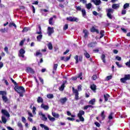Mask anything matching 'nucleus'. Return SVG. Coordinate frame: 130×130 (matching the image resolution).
I'll return each instance as SVG.
<instances>
[{
  "label": "nucleus",
  "instance_id": "31",
  "mask_svg": "<svg viewBox=\"0 0 130 130\" xmlns=\"http://www.w3.org/2000/svg\"><path fill=\"white\" fill-rule=\"evenodd\" d=\"M49 50H52L53 49V47L52 46V44L51 43H49L47 45Z\"/></svg>",
  "mask_w": 130,
  "mask_h": 130
},
{
  "label": "nucleus",
  "instance_id": "12",
  "mask_svg": "<svg viewBox=\"0 0 130 130\" xmlns=\"http://www.w3.org/2000/svg\"><path fill=\"white\" fill-rule=\"evenodd\" d=\"M34 104H31L30 106H29L30 109H32V113L33 114H36V107L34 106L32 108V106H33Z\"/></svg>",
  "mask_w": 130,
  "mask_h": 130
},
{
  "label": "nucleus",
  "instance_id": "46",
  "mask_svg": "<svg viewBox=\"0 0 130 130\" xmlns=\"http://www.w3.org/2000/svg\"><path fill=\"white\" fill-rule=\"evenodd\" d=\"M86 8L87 10H90V9L92 8V4L91 3H88V4H86Z\"/></svg>",
  "mask_w": 130,
  "mask_h": 130
},
{
  "label": "nucleus",
  "instance_id": "51",
  "mask_svg": "<svg viewBox=\"0 0 130 130\" xmlns=\"http://www.w3.org/2000/svg\"><path fill=\"white\" fill-rule=\"evenodd\" d=\"M92 14H93V15H94V16H98V15H99V16H101V14L98 13L97 12H96V11H93L92 12Z\"/></svg>",
  "mask_w": 130,
  "mask_h": 130
},
{
  "label": "nucleus",
  "instance_id": "56",
  "mask_svg": "<svg viewBox=\"0 0 130 130\" xmlns=\"http://www.w3.org/2000/svg\"><path fill=\"white\" fill-rule=\"evenodd\" d=\"M116 64L118 68H122V65L120 64L118 62H116Z\"/></svg>",
  "mask_w": 130,
  "mask_h": 130
},
{
  "label": "nucleus",
  "instance_id": "59",
  "mask_svg": "<svg viewBox=\"0 0 130 130\" xmlns=\"http://www.w3.org/2000/svg\"><path fill=\"white\" fill-rule=\"evenodd\" d=\"M39 79L40 80V82H41L42 84H44V81L43 80V79L42 78L39 77Z\"/></svg>",
  "mask_w": 130,
  "mask_h": 130
},
{
  "label": "nucleus",
  "instance_id": "10",
  "mask_svg": "<svg viewBox=\"0 0 130 130\" xmlns=\"http://www.w3.org/2000/svg\"><path fill=\"white\" fill-rule=\"evenodd\" d=\"M96 44H97V43L96 42H90L88 44H87V46L88 47H89V48H91L93 47H95V45H96Z\"/></svg>",
  "mask_w": 130,
  "mask_h": 130
},
{
  "label": "nucleus",
  "instance_id": "40",
  "mask_svg": "<svg viewBox=\"0 0 130 130\" xmlns=\"http://www.w3.org/2000/svg\"><path fill=\"white\" fill-rule=\"evenodd\" d=\"M105 114V112L104 111H103L101 114V116L103 119H105L106 116Z\"/></svg>",
  "mask_w": 130,
  "mask_h": 130
},
{
  "label": "nucleus",
  "instance_id": "47",
  "mask_svg": "<svg viewBox=\"0 0 130 130\" xmlns=\"http://www.w3.org/2000/svg\"><path fill=\"white\" fill-rule=\"evenodd\" d=\"M28 31H29V27H25L22 30V33H24V32H28Z\"/></svg>",
  "mask_w": 130,
  "mask_h": 130
},
{
  "label": "nucleus",
  "instance_id": "29",
  "mask_svg": "<svg viewBox=\"0 0 130 130\" xmlns=\"http://www.w3.org/2000/svg\"><path fill=\"white\" fill-rule=\"evenodd\" d=\"M81 12H82V17H86V10H85V9H82Z\"/></svg>",
  "mask_w": 130,
  "mask_h": 130
},
{
  "label": "nucleus",
  "instance_id": "5",
  "mask_svg": "<svg viewBox=\"0 0 130 130\" xmlns=\"http://www.w3.org/2000/svg\"><path fill=\"white\" fill-rule=\"evenodd\" d=\"M130 80V75L127 74V75H125L124 78H122L120 79V82L121 83H125L126 81L129 80Z\"/></svg>",
  "mask_w": 130,
  "mask_h": 130
},
{
  "label": "nucleus",
  "instance_id": "7",
  "mask_svg": "<svg viewBox=\"0 0 130 130\" xmlns=\"http://www.w3.org/2000/svg\"><path fill=\"white\" fill-rule=\"evenodd\" d=\"M67 21H70V22H78L79 21V19L78 18L76 17H69L67 18Z\"/></svg>",
  "mask_w": 130,
  "mask_h": 130
},
{
  "label": "nucleus",
  "instance_id": "8",
  "mask_svg": "<svg viewBox=\"0 0 130 130\" xmlns=\"http://www.w3.org/2000/svg\"><path fill=\"white\" fill-rule=\"evenodd\" d=\"M47 30L48 36H51V35L53 34V33H54V30L53 29V27L49 26L48 27Z\"/></svg>",
  "mask_w": 130,
  "mask_h": 130
},
{
  "label": "nucleus",
  "instance_id": "39",
  "mask_svg": "<svg viewBox=\"0 0 130 130\" xmlns=\"http://www.w3.org/2000/svg\"><path fill=\"white\" fill-rule=\"evenodd\" d=\"M100 34L101 35L100 37V39H101L104 36V30H102L100 32Z\"/></svg>",
  "mask_w": 130,
  "mask_h": 130
},
{
  "label": "nucleus",
  "instance_id": "43",
  "mask_svg": "<svg viewBox=\"0 0 130 130\" xmlns=\"http://www.w3.org/2000/svg\"><path fill=\"white\" fill-rule=\"evenodd\" d=\"M47 97L49 99H52V98H53V94H52L51 93L48 94L47 95Z\"/></svg>",
  "mask_w": 130,
  "mask_h": 130
},
{
  "label": "nucleus",
  "instance_id": "28",
  "mask_svg": "<svg viewBox=\"0 0 130 130\" xmlns=\"http://www.w3.org/2000/svg\"><path fill=\"white\" fill-rule=\"evenodd\" d=\"M39 28V31L38 30L36 32V34H42V30L41 29V26L39 25L38 26Z\"/></svg>",
  "mask_w": 130,
  "mask_h": 130
},
{
  "label": "nucleus",
  "instance_id": "24",
  "mask_svg": "<svg viewBox=\"0 0 130 130\" xmlns=\"http://www.w3.org/2000/svg\"><path fill=\"white\" fill-rule=\"evenodd\" d=\"M48 118L50 121L53 122L55 120V118L51 117L50 115H48Z\"/></svg>",
  "mask_w": 130,
  "mask_h": 130
},
{
  "label": "nucleus",
  "instance_id": "62",
  "mask_svg": "<svg viewBox=\"0 0 130 130\" xmlns=\"http://www.w3.org/2000/svg\"><path fill=\"white\" fill-rule=\"evenodd\" d=\"M125 65L128 67V68H130V59L129 61L125 63Z\"/></svg>",
  "mask_w": 130,
  "mask_h": 130
},
{
  "label": "nucleus",
  "instance_id": "53",
  "mask_svg": "<svg viewBox=\"0 0 130 130\" xmlns=\"http://www.w3.org/2000/svg\"><path fill=\"white\" fill-rule=\"evenodd\" d=\"M42 120H43V121H46L47 120V117L45 116V115H44L42 117Z\"/></svg>",
  "mask_w": 130,
  "mask_h": 130
},
{
  "label": "nucleus",
  "instance_id": "15",
  "mask_svg": "<svg viewBox=\"0 0 130 130\" xmlns=\"http://www.w3.org/2000/svg\"><path fill=\"white\" fill-rule=\"evenodd\" d=\"M67 101H68V99L67 98V97L61 98L60 100V102L61 103V104H64V103L67 102Z\"/></svg>",
  "mask_w": 130,
  "mask_h": 130
},
{
  "label": "nucleus",
  "instance_id": "22",
  "mask_svg": "<svg viewBox=\"0 0 130 130\" xmlns=\"http://www.w3.org/2000/svg\"><path fill=\"white\" fill-rule=\"evenodd\" d=\"M89 108H94V106L91 105H86L84 107V110H87Z\"/></svg>",
  "mask_w": 130,
  "mask_h": 130
},
{
  "label": "nucleus",
  "instance_id": "61",
  "mask_svg": "<svg viewBox=\"0 0 130 130\" xmlns=\"http://www.w3.org/2000/svg\"><path fill=\"white\" fill-rule=\"evenodd\" d=\"M0 32H1L2 33H6V28H1L0 29Z\"/></svg>",
  "mask_w": 130,
  "mask_h": 130
},
{
  "label": "nucleus",
  "instance_id": "20",
  "mask_svg": "<svg viewBox=\"0 0 130 130\" xmlns=\"http://www.w3.org/2000/svg\"><path fill=\"white\" fill-rule=\"evenodd\" d=\"M66 83H67V81L63 82L61 86L59 87L60 91H63V90H64V86L66 85Z\"/></svg>",
  "mask_w": 130,
  "mask_h": 130
},
{
  "label": "nucleus",
  "instance_id": "54",
  "mask_svg": "<svg viewBox=\"0 0 130 130\" xmlns=\"http://www.w3.org/2000/svg\"><path fill=\"white\" fill-rule=\"evenodd\" d=\"M58 66V64H54V66H53V70L54 71H56V70L57 69Z\"/></svg>",
  "mask_w": 130,
  "mask_h": 130
},
{
  "label": "nucleus",
  "instance_id": "6",
  "mask_svg": "<svg viewBox=\"0 0 130 130\" xmlns=\"http://www.w3.org/2000/svg\"><path fill=\"white\" fill-rule=\"evenodd\" d=\"M25 50L23 48L20 49L19 50V54H18V56L20 57H22V58H24V57H25V55H24V54H25Z\"/></svg>",
  "mask_w": 130,
  "mask_h": 130
},
{
  "label": "nucleus",
  "instance_id": "42",
  "mask_svg": "<svg viewBox=\"0 0 130 130\" xmlns=\"http://www.w3.org/2000/svg\"><path fill=\"white\" fill-rule=\"evenodd\" d=\"M83 76V73L82 72H80L77 76V78H80V80H83V77H82V76Z\"/></svg>",
  "mask_w": 130,
  "mask_h": 130
},
{
  "label": "nucleus",
  "instance_id": "18",
  "mask_svg": "<svg viewBox=\"0 0 130 130\" xmlns=\"http://www.w3.org/2000/svg\"><path fill=\"white\" fill-rule=\"evenodd\" d=\"M112 8L114 10H116V9H119V4H114L112 5Z\"/></svg>",
  "mask_w": 130,
  "mask_h": 130
},
{
  "label": "nucleus",
  "instance_id": "1",
  "mask_svg": "<svg viewBox=\"0 0 130 130\" xmlns=\"http://www.w3.org/2000/svg\"><path fill=\"white\" fill-rule=\"evenodd\" d=\"M79 91H82V85H79L78 86V90L72 87V91L73 94L75 95L74 100L78 101L80 100V97L79 96Z\"/></svg>",
  "mask_w": 130,
  "mask_h": 130
},
{
  "label": "nucleus",
  "instance_id": "50",
  "mask_svg": "<svg viewBox=\"0 0 130 130\" xmlns=\"http://www.w3.org/2000/svg\"><path fill=\"white\" fill-rule=\"evenodd\" d=\"M97 78H98L97 75H94L91 77V79H92V80H93V81H96V80H97Z\"/></svg>",
  "mask_w": 130,
  "mask_h": 130
},
{
  "label": "nucleus",
  "instance_id": "32",
  "mask_svg": "<svg viewBox=\"0 0 130 130\" xmlns=\"http://www.w3.org/2000/svg\"><path fill=\"white\" fill-rule=\"evenodd\" d=\"M84 55L86 58H90V54H89L87 51H85V52L84 53Z\"/></svg>",
  "mask_w": 130,
  "mask_h": 130
},
{
  "label": "nucleus",
  "instance_id": "35",
  "mask_svg": "<svg viewBox=\"0 0 130 130\" xmlns=\"http://www.w3.org/2000/svg\"><path fill=\"white\" fill-rule=\"evenodd\" d=\"M52 115H53L54 117H56V118H58V117H59V114H57L55 112H52Z\"/></svg>",
  "mask_w": 130,
  "mask_h": 130
},
{
  "label": "nucleus",
  "instance_id": "11",
  "mask_svg": "<svg viewBox=\"0 0 130 130\" xmlns=\"http://www.w3.org/2000/svg\"><path fill=\"white\" fill-rule=\"evenodd\" d=\"M90 32H92V33H95V32L97 34H99V30L95 28L94 26H92L90 28Z\"/></svg>",
  "mask_w": 130,
  "mask_h": 130
},
{
  "label": "nucleus",
  "instance_id": "58",
  "mask_svg": "<svg viewBox=\"0 0 130 130\" xmlns=\"http://www.w3.org/2000/svg\"><path fill=\"white\" fill-rule=\"evenodd\" d=\"M112 79V76H108L106 77V80L107 81H109V80H111Z\"/></svg>",
  "mask_w": 130,
  "mask_h": 130
},
{
  "label": "nucleus",
  "instance_id": "27",
  "mask_svg": "<svg viewBox=\"0 0 130 130\" xmlns=\"http://www.w3.org/2000/svg\"><path fill=\"white\" fill-rule=\"evenodd\" d=\"M2 99L3 100V102H5V103H7L8 101H9V99H8V97L5 96H2Z\"/></svg>",
  "mask_w": 130,
  "mask_h": 130
},
{
  "label": "nucleus",
  "instance_id": "45",
  "mask_svg": "<svg viewBox=\"0 0 130 130\" xmlns=\"http://www.w3.org/2000/svg\"><path fill=\"white\" fill-rule=\"evenodd\" d=\"M2 120L3 123H7V119L4 116L2 117Z\"/></svg>",
  "mask_w": 130,
  "mask_h": 130
},
{
  "label": "nucleus",
  "instance_id": "44",
  "mask_svg": "<svg viewBox=\"0 0 130 130\" xmlns=\"http://www.w3.org/2000/svg\"><path fill=\"white\" fill-rule=\"evenodd\" d=\"M129 7V4L126 3L123 5V9L124 10H125V9H127V8Z\"/></svg>",
  "mask_w": 130,
  "mask_h": 130
},
{
  "label": "nucleus",
  "instance_id": "21",
  "mask_svg": "<svg viewBox=\"0 0 130 130\" xmlns=\"http://www.w3.org/2000/svg\"><path fill=\"white\" fill-rule=\"evenodd\" d=\"M40 126H41V127H42V128H44L45 130H49V127L43 124H40Z\"/></svg>",
  "mask_w": 130,
  "mask_h": 130
},
{
  "label": "nucleus",
  "instance_id": "37",
  "mask_svg": "<svg viewBox=\"0 0 130 130\" xmlns=\"http://www.w3.org/2000/svg\"><path fill=\"white\" fill-rule=\"evenodd\" d=\"M74 59H75L76 61H75V63L77 64V63H79V56L78 55H76L75 57H74Z\"/></svg>",
  "mask_w": 130,
  "mask_h": 130
},
{
  "label": "nucleus",
  "instance_id": "57",
  "mask_svg": "<svg viewBox=\"0 0 130 130\" xmlns=\"http://www.w3.org/2000/svg\"><path fill=\"white\" fill-rule=\"evenodd\" d=\"M76 9L77 11H82V8L80 6H76Z\"/></svg>",
  "mask_w": 130,
  "mask_h": 130
},
{
  "label": "nucleus",
  "instance_id": "48",
  "mask_svg": "<svg viewBox=\"0 0 130 130\" xmlns=\"http://www.w3.org/2000/svg\"><path fill=\"white\" fill-rule=\"evenodd\" d=\"M0 95H2V96H6V95H7V92L0 91Z\"/></svg>",
  "mask_w": 130,
  "mask_h": 130
},
{
  "label": "nucleus",
  "instance_id": "25",
  "mask_svg": "<svg viewBox=\"0 0 130 130\" xmlns=\"http://www.w3.org/2000/svg\"><path fill=\"white\" fill-rule=\"evenodd\" d=\"M95 102H96V100L95 99H91L90 101H89V104H91V105H94Z\"/></svg>",
  "mask_w": 130,
  "mask_h": 130
},
{
  "label": "nucleus",
  "instance_id": "38",
  "mask_svg": "<svg viewBox=\"0 0 130 130\" xmlns=\"http://www.w3.org/2000/svg\"><path fill=\"white\" fill-rule=\"evenodd\" d=\"M17 126H18V127H19L20 129L23 130V124H22V123L18 122L17 123Z\"/></svg>",
  "mask_w": 130,
  "mask_h": 130
},
{
  "label": "nucleus",
  "instance_id": "63",
  "mask_svg": "<svg viewBox=\"0 0 130 130\" xmlns=\"http://www.w3.org/2000/svg\"><path fill=\"white\" fill-rule=\"evenodd\" d=\"M22 121L24 123H26V118L24 117H22Z\"/></svg>",
  "mask_w": 130,
  "mask_h": 130
},
{
  "label": "nucleus",
  "instance_id": "2",
  "mask_svg": "<svg viewBox=\"0 0 130 130\" xmlns=\"http://www.w3.org/2000/svg\"><path fill=\"white\" fill-rule=\"evenodd\" d=\"M14 90L19 94L20 97H23L24 96V93H25V88L24 87L16 85L14 87Z\"/></svg>",
  "mask_w": 130,
  "mask_h": 130
},
{
  "label": "nucleus",
  "instance_id": "26",
  "mask_svg": "<svg viewBox=\"0 0 130 130\" xmlns=\"http://www.w3.org/2000/svg\"><path fill=\"white\" fill-rule=\"evenodd\" d=\"M90 89L91 90H92V91H96V85L93 84H91L90 85Z\"/></svg>",
  "mask_w": 130,
  "mask_h": 130
},
{
  "label": "nucleus",
  "instance_id": "33",
  "mask_svg": "<svg viewBox=\"0 0 130 130\" xmlns=\"http://www.w3.org/2000/svg\"><path fill=\"white\" fill-rule=\"evenodd\" d=\"M105 57H106V56H105V54H103L101 56V59L103 60V62H104V63L106 62V60H105Z\"/></svg>",
  "mask_w": 130,
  "mask_h": 130
},
{
  "label": "nucleus",
  "instance_id": "23",
  "mask_svg": "<svg viewBox=\"0 0 130 130\" xmlns=\"http://www.w3.org/2000/svg\"><path fill=\"white\" fill-rule=\"evenodd\" d=\"M38 103H43V99L41 96H39L37 99Z\"/></svg>",
  "mask_w": 130,
  "mask_h": 130
},
{
  "label": "nucleus",
  "instance_id": "60",
  "mask_svg": "<svg viewBox=\"0 0 130 130\" xmlns=\"http://www.w3.org/2000/svg\"><path fill=\"white\" fill-rule=\"evenodd\" d=\"M94 124H95V125H96V126H97V127H100L101 125H100V123H99V122H95Z\"/></svg>",
  "mask_w": 130,
  "mask_h": 130
},
{
  "label": "nucleus",
  "instance_id": "55",
  "mask_svg": "<svg viewBox=\"0 0 130 130\" xmlns=\"http://www.w3.org/2000/svg\"><path fill=\"white\" fill-rule=\"evenodd\" d=\"M69 28V24H65V25L63 26V29L64 31H66L67 29Z\"/></svg>",
  "mask_w": 130,
  "mask_h": 130
},
{
  "label": "nucleus",
  "instance_id": "16",
  "mask_svg": "<svg viewBox=\"0 0 130 130\" xmlns=\"http://www.w3.org/2000/svg\"><path fill=\"white\" fill-rule=\"evenodd\" d=\"M83 33H84V38H88L89 36V31L87 29H83Z\"/></svg>",
  "mask_w": 130,
  "mask_h": 130
},
{
  "label": "nucleus",
  "instance_id": "9",
  "mask_svg": "<svg viewBox=\"0 0 130 130\" xmlns=\"http://www.w3.org/2000/svg\"><path fill=\"white\" fill-rule=\"evenodd\" d=\"M1 113L3 115L7 116V117H10V113L8 112V111L6 109H2L1 111Z\"/></svg>",
  "mask_w": 130,
  "mask_h": 130
},
{
  "label": "nucleus",
  "instance_id": "34",
  "mask_svg": "<svg viewBox=\"0 0 130 130\" xmlns=\"http://www.w3.org/2000/svg\"><path fill=\"white\" fill-rule=\"evenodd\" d=\"M49 24L50 25H53V17H51L49 19Z\"/></svg>",
  "mask_w": 130,
  "mask_h": 130
},
{
  "label": "nucleus",
  "instance_id": "4",
  "mask_svg": "<svg viewBox=\"0 0 130 130\" xmlns=\"http://www.w3.org/2000/svg\"><path fill=\"white\" fill-rule=\"evenodd\" d=\"M106 12H107V16L108 18H109V19H110V20H112V18H113L112 14H113V12H114V10L111 8H109L107 10Z\"/></svg>",
  "mask_w": 130,
  "mask_h": 130
},
{
  "label": "nucleus",
  "instance_id": "64",
  "mask_svg": "<svg viewBox=\"0 0 130 130\" xmlns=\"http://www.w3.org/2000/svg\"><path fill=\"white\" fill-rule=\"evenodd\" d=\"M31 10H32V12L34 14H35V7H34V6H31Z\"/></svg>",
  "mask_w": 130,
  "mask_h": 130
},
{
  "label": "nucleus",
  "instance_id": "52",
  "mask_svg": "<svg viewBox=\"0 0 130 130\" xmlns=\"http://www.w3.org/2000/svg\"><path fill=\"white\" fill-rule=\"evenodd\" d=\"M10 80L12 82V83H13L15 86H18V83H17V82H16V81H15V80H14L13 78H11Z\"/></svg>",
  "mask_w": 130,
  "mask_h": 130
},
{
  "label": "nucleus",
  "instance_id": "13",
  "mask_svg": "<svg viewBox=\"0 0 130 130\" xmlns=\"http://www.w3.org/2000/svg\"><path fill=\"white\" fill-rule=\"evenodd\" d=\"M92 2L95 6H99L101 4V1L100 0H92Z\"/></svg>",
  "mask_w": 130,
  "mask_h": 130
},
{
  "label": "nucleus",
  "instance_id": "30",
  "mask_svg": "<svg viewBox=\"0 0 130 130\" xmlns=\"http://www.w3.org/2000/svg\"><path fill=\"white\" fill-rule=\"evenodd\" d=\"M42 34H39V35L37 37V40L38 41H41V39H42Z\"/></svg>",
  "mask_w": 130,
  "mask_h": 130
},
{
  "label": "nucleus",
  "instance_id": "17",
  "mask_svg": "<svg viewBox=\"0 0 130 130\" xmlns=\"http://www.w3.org/2000/svg\"><path fill=\"white\" fill-rule=\"evenodd\" d=\"M26 73H31V74H34L35 73L34 70H33V69L30 67H28L26 69Z\"/></svg>",
  "mask_w": 130,
  "mask_h": 130
},
{
  "label": "nucleus",
  "instance_id": "3",
  "mask_svg": "<svg viewBox=\"0 0 130 130\" xmlns=\"http://www.w3.org/2000/svg\"><path fill=\"white\" fill-rule=\"evenodd\" d=\"M85 115V111L83 110H80L79 113L77 114V117L79 118L80 121H85V119L83 118V115Z\"/></svg>",
  "mask_w": 130,
  "mask_h": 130
},
{
  "label": "nucleus",
  "instance_id": "14",
  "mask_svg": "<svg viewBox=\"0 0 130 130\" xmlns=\"http://www.w3.org/2000/svg\"><path fill=\"white\" fill-rule=\"evenodd\" d=\"M41 108H43V109H44V110H48V109H49V106L47 105H44V104H42L41 105Z\"/></svg>",
  "mask_w": 130,
  "mask_h": 130
},
{
  "label": "nucleus",
  "instance_id": "49",
  "mask_svg": "<svg viewBox=\"0 0 130 130\" xmlns=\"http://www.w3.org/2000/svg\"><path fill=\"white\" fill-rule=\"evenodd\" d=\"M72 55H70V56H67L66 58L64 59V61H69L71 59V56Z\"/></svg>",
  "mask_w": 130,
  "mask_h": 130
},
{
  "label": "nucleus",
  "instance_id": "41",
  "mask_svg": "<svg viewBox=\"0 0 130 130\" xmlns=\"http://www.w3.org/2000/svg\"><path fill=\"white\" fill-rule=\"evenodd\" d=\"M26 41V39H24L23 40H21L19 43L20 46H23L24 45V43Z\"/></svg>",
  "mask_w": 130,
  "mask_h": 130
},
{
  "label": "nucleus",
  "instance_id": "36",
  "mask_svg": "<svg viewBox=\"0 0 130 130\" xmlns=\"http://www.w3.org/2000/svg\"><path fill=\"white\" fill-rule=\"evenodd\" d=\"M12 26L15 28V29L17 28V25L14 23L10 22L9 24V27H11Z\"/></svg>",
  "mask_w": 130,
  "mask_h": 130
},
{
  "label": "nucleus",
  "instance_id": "19",
  "mask_svg": "<svg viewBox=\"0 0 130 130\" xmlns=\"http://www.w3.org/2000/svg\"><path fill=\"white\" fill-rule=\"evenodd\" d=\"M110 95L108 93L104 94V98L105 102H107V101H108V98H110Z\"/></svg>",
  "mask_w": 130,
  "mask_h": 130
}]
</instances>
